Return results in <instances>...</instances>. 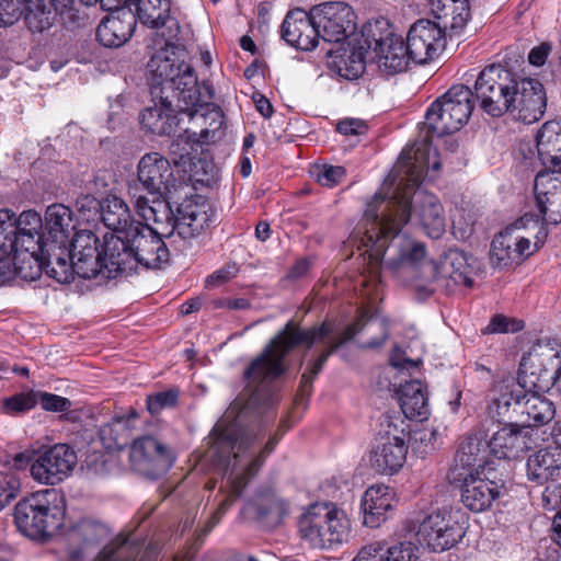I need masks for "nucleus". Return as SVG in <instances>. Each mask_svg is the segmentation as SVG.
I'll use <instances>...</instances> for the list:
<instances>
[{
	"mask_svg": "<svg viewBox=\"0 0 561 561\" xmlns=\"http://www.w3.org/2000/svg\"><path fill=\"white\" fill-rule=\"evenodd\" d=\"M367 331L374 334L363 348L380 347L389 335L388 322L377 314L363 310L356 321L350 324L339 336H331L332 327L323 322L309 329H301L294 321H288L283 330L273 337L263 353L245 369L247 386L242 393L229 405L225 414L216 422L208 435L207 458L224 474L229 473V491L222 494L217 510L206 523L210 531L240 497L248 482L256 476L266 457L274 450L277 438L272 437L260 454L238 472L241 453L249 449L262 430L275 417L272 411V382L285 370L284 357L297 346L308 350L314 343H325L310 368L302 374L296 404H305L312 392V382L322 370L328 358L356 334Z\"/></svg>",
	"mask_w": 561,
	"mask_h": 561,
	"instance_id": "obj_1",
	"label": "nucleus"
},
{
	"mask_svg": "<svg viewBox=\"0 0 561 561\" xmlns=\"http://www.w3.org/2000/svg\"><path fill=\"white\" fill-rule=\"evenodd\" d=\"M439 153L435 149L433 157L425 150H417L415 157L411 152L402 151L399 164L390 176V186L397 180L400 181L392 196L376 193L367 204L363 218V285L374 286L380 282L382 262L390 256L391 247L398 242L401 228L411 215L417 217L425 233L433 239H438L446 227L444 208L439 199L427 192H417L426 171H439Z\"/></svg>",
	"mask_w": 561,
	"mask_h": 561,
	"instance_id": "obj_2",
	"label": "nucleus"
},
{
	"mask_svg": "<svg viewBox=\"0 0 561 561\" xmlns=\"http://www.w3.org/2000/svg\"><path fill=\"white\" fill-rule=\"evenodd\" d=\"M185 48L170 39L148 61L150 94L154 105L140 115L142 128L159 136L176 133L175 112L187 113L198 103L199 88L194 68L185 61Z\"/></svg>",
	"mask_w": 561,
	"mask_h": 561,
	"instance_id": "obj_3",
	"label": "nucleus"
},
{
	"mask_svg": "<svg viewBox=\"0 0 561 561\" xmlns=\"http://www.w3.org/2000/svg\"><path fill=\"white\" fill-rule=\"evenodd\" d=\"M391 254L386 261V268L393 275H411L417 283L415 288L425 295L438 289H448L450 283L471 287L472 267L463 251L449 250L435 263L426 260L425 245L402 236L391 247Z\"/></svg>",
	"mask_w": 561,
	"mask_h": 561,
	"instance_id": "obj_4",
	"label": "nucleus"
},
{
	"mask_svg": "<svg viewBox=\"0 0 561 561\" xmlns=\"http://www.w3.org/2000/svg\"><path fill=\"white\" fill-rule=\"evenodd\" d=\"M134 227L123 239L110 238L107 242L105 254L111 261L112 273H118V277L130 275L138 265L161 268L170 259L164 237L154 233L142 222Z\"/></svg>",
	"mask_w": 561,
	"mask_h": 561,
	"instance_id": "obj_5",
	"label": "nucleus"
},
{
	"mask_svg": "<svg viewBox=\"0 0 561 561\" xmlns=\"http://www.w3.org/2000/svg\"><path fill=\"white\" fill-rule=\"evenodd\" d=\"M110 238L104 236L101 243L98 236L91 230H79L65 247L68 254L65 259V268L60 261H54L51 277L59 283H69L77 274L82 278H94L101 275L103 278H116L118 273L113 272L111 261L105 254Z\"/></svg>",
	"mask_w": 561,
	"mask_h": 561,
	"instance_id": "obj_6",
	"label": "nucleus"
},
{
	"mask_svg": "<svg viewBox=\"0 0 561 561\" xmlns=\"http://www.w3.org/2000/svg\"><path fill=\"white\" fill-rule=\"evenodd\" d=\"M473 92L463 84L453 85L444 95L438 98L427 110L425 116L426 134L413 151L425 150L431 154L430 145L433 135L443 137L458 131L469 119L473 110Z\"/></svg>",
	"mask_w": 561,
	"mask_h": 561,
	"instance_id": "obj_7",
	"label": "nucleus"
},
{
	"mask_svg": "<svg viewBox=\"0 0 561 561\" xmlns=\"http://www.w3.org/2000/svg\"><path fill=\"white\" fill-rule=\"evenodd\" d=\"M64 496L55 489L32 493L18 502L14 523L21 534L32 539L50 537L64 524Z\"/></svg>",
	"mask_w": 561,
	"mask_h": 561,
	"instance_id": "obj_8",
	"label": "nucleus"
},
{
	"mask_svg": "<svg viewBox=\"0 0 561 561\" xmlns=\"http://www.w3.org/2000/svg\"><path fill=\"white\" fill-rule=\"evenodd\" d=\"M489 410L497 416V422L516 421L520 425L529 426L531 431L550 423L556 415L551 400L519 387L504 388L503 394L492 400Z\"/></svg>",
	"mask_w": 561,
	"mask_h": 561,
	"instance_id": "obj_9",
	"label": "nucleus"
},
{
	"mask_svg": "<svg viewBox=\"0 0 561 561\" xmlns=\"http://www.w3.org/2000/svg\"><path fill=\"white\" fill-rule=\"evenodd\" d=\"M559 363V352L551 346V343L539 341L533 345L527 355L523 356L519 364L518 381L502 380L496 383L495 388L499 394H503L504 388L511 387H519L531 393L545 392L549 389L551 381L554 387V378L561 371V368L556 367Z\"/></svg>",
	"mask_w": 561,
	"mask_h": 561,
	"instance_id": "obj_10",
	"label": "nucleus"
},
{
	"mask_svg": "<svg viewBox=\"0 0 561 561\" xmlns=\"http://www.w3.org/2000/svg\"><path fill=\"white\" fill-rule=\"evenodd\" d=\"M519 79L520 76L501 65L485 67L474 82V95L481 108L493 117L505 114Z\"/></svg>",
	"mask_w": 561,
	"mask_h": 561,
	"instance_id": "obj_11",
	"label": "nucleus"
},
{
	"mask_svg": "<svg viewBox=\"0 0 561 561\" xmlns=\"http://www.w3.org/2000/svg\"><path fill=\"white\" fill-rule=\"evenodd\" d=\"M363 37L367 51L374 53L378 69L383 75L402 72L412 61L402 37L389 27L383 30L380 22L365 26Z\"/></svg>",
	"mask_w": 561,
	"mask_h": 561,
	"instance_id": "obj_12",
	"label": "nucleus"
},
{
	"mask_svg": "<svg viewBox=\"0 0 561 561\" xmlns=\"http://www.w3.org/2000/svg\"><path fill=\"white\" fill-rule=\"evenodd\" d=\"M459 511L442 510L426 516L420 524L416 538L433 551H445L458 543L466 534L459 522Z\"/></svg>",
	"mask_w": 561,
	"mask_h": 561,
	"instance_id": "obj_13",
	"label": "nucleus"
},
{
	"mask_svg": "<svg viewBox=\"0 0 561 561\" xmlns=\"http://www.w3.org/2000/svg\"><path fill=\"white\" fill-rule=\"evenodd\" d=\"M504 486L503 474L497 468L486 465L463 476L461 502L471 512H484L500 496V490Z\"/></svg>",
	"mask_w": 561,
	"mask_h": 561,
	"instance_id": "obj_14",
	"label": "nucleus"
},
{
	"mask_svg": "<svg viewBox=\"0 0 561 561\" xmlns=\"http://www.w3.org/2000/svg\"><path fill=\"white\" fill-rule=\"evenodd\" d=\"M319 38L325 43H343L356 31V14L345 2H324L311 8Z\"/></svg>",
	"mask_w": 561,
	"mask_h": 561,
	"instance_id": "obj_15",
	"label": "nucleus"
},
{
	"mask_svg": "<svg viewBox=\"0 0 561 561\" xmlns=\"http://www.w3.org/2000/svg\"><path fill=\"white\" fill-rule=\"evenodd\" d=\"M129 460L135 471L150 479H157L172 467L174 455L156 437L145 435L133 442Z\"/></svg>",
	"mask_w": 561,
	"mask_h": 561,
	"instance_id": "obj_16",
	"label": "nucleus"
},
{
	"mask_svg": "<svg viewBox=\"0 0 561 561\" xmlns=\"http://www.w3.org/2000/svg\"><path fill=\"white\" fill-rule=\"evenodd\" d=\"M77 454L67 444H56L41 453L31 466L32 477L39 483L55 485L75 469Z\"/></svg>",
	"mask_w": 561,
	"mask_h": 561,
	"instance_id": "obj_17",
	"label": "nucleus"
},
{
	"mask_svg": "<svg viewBox=\"0 0 561 561\" xmlns=\"http://www.w3.org/2000/svg\"><path fill=\"white\" fill-rule=\"evenodd\" d=\"M506 111L513 119L524 124L539 121L547 107V94L543 84L535 78L520 77Z\"/></svg>",
	"mask_w": 561,
	"mask_h": 561,
	"instance_id": "obj_18",
	"label": "nucleus"
},
{
	"mask_svg": "<svg viewBox=\"0 0 561 561\" xmlns=\"http://www.w3.org/2000/svg\"><path fill=\"white\" fill-rule=\"evenodd\" d=\"M128 194L131 198L136 213L142 218L146 225L154 233L170 238L178 232V214L174 215L169 203L163 197H152L149 201L137 185L128 186Z\"/></svg>",
	"mask_w": 561,
	"mask_h": 561,
	"instance_id": "obj_19",
	"label": "nucleus"
},
{
	"mask_svg": "<svg viewBox=\"0 0 561 561\" xmlns=\"http://www.w3.org/2000/svg\"><path fill=\"white\" fill-rule=\"evenodd\" d=\"M72 225V211L62 204H53L45 213L44 250L51 262L60 261L65 267V259L68 254L65 247L70 240Z\"/></svg>",
	"mask_w": 561,
	"mask_h": 561,
	"instance_id": "obj_20",
	"label": "nucleus"
},
{
	"mask_svg": "<svg viewBox=\"0 0 561 561\" xmlns=\"http://www.w3.org/2000/svg\"><path fill=\"white\" fill-rule=\"evenodd\" d=\"M405 44L412 61L422 65L445 47V31L435 22L419 20L410 27Z\"/></svg>",
	"mask_w": 561,
	"mask_h": 561,
	"instance_id": "obj_21",
	"label": "nucleus"
},
{
	"mask_svg": "<svg viewBox=\"0 0 561 561\" xmlns=\"http://www.w3.org/2000/svg\"><path fill=\"white\" fill-rule=\"evenodd\" d=\"M533 254L531 242L516 226L501 231L491 243L490 261L492 266L505 268L518 265Z\"/></svg>",
	"mask_w": 561,
	"mask_h": 561,
	"instance_id": "obj_22",
	"label": "nucleus"
},
{
	"mask_svg": "<svg viewBox=\"0 0 561 561\" xmlns=\"http://www.w3.org/2000/svg\"><path fill=\"white\" fill-rule=\"evenodd\" d=\"M503 423L488 442L490 453L499 459L516 460L531 449V430L516 421Z\"/></svg>",
	"mask_w": 561,
	"mask_h": 561,
	"instance_id": "obj_23",
	"label": "nucleus"
},
{
	"mask_svg": "<svg viewBox=\"0 0 561 561\" xmlns=\"http://www.w3.org/2000/svg\"><path fill=\"white\" fill-rule=\"evenodd\" d=\"M178 234L192 239L202 234L214 222L215 211L207 198L194 195L185 198L176 208Z\"/></svg>",
	"mask_w": 561,
	"mask_h": 561,
	"instance_id": "obj_24",
	"label": "nucleus"
},
{
	"mask_svg": "<svg viewBox=\"0 0 561 561\" xmlns=\"http://www.w3.org/2000/svg\"><path fill=\"white\" fill-rule=\"evenodd\" d=\"M138 183L141 191H146L152 197H163L169 192L173 180L170 162L159 152L146 153L138 163Z\"/></svg>",
	"mask_w": 561,
	"mask_h": 561,
	"instance_id": "obj_25",
	"label": "nucleus"
},
{
	"mask_svg": "<svg viewBox=\"0 0 561 561\" xmlns=\"http://www.w3.org/2000/svg\"><path fill=\"white\" fill-rule=\"evenodd\" d=\"M408 445L405 434L388 431L370 453V465L379 473L392 474L398 472L407 460Z\"/></svg>",
	"mask_w": 561,
	"mask_h": 561,
	"instance_id": "obj_26",
	"label": "nucleus"
},
{
	"mask_svg": "<svg viewBox=\"0 0 561 561\" xmlns=\"http://www.w3.org/2000/svg\"><path fill=\"white\" fill-rule=\"evenodd\" d=\"M280 34L289 45L307 51L314 49L320 41L311 10L289 11L282 24Z\"/></svg>",
	"mask_w": 561,
	"mask_h": 561,
	"instance_id": "obj_27",
	"label": "nucleus"
},
{
	"mask_svg": "<svg viewBox=\"0 0 561 561\" xmlns=\"http://www.w3.org/2000/svg\"><path fill=\"white\" fill-rule=\"evenodd\" d=\"M136 24V16L130 9L112 11L99 24L96 38L104 47H121L131 37Z\"/></svg>",
	"mask_w": 561,
	"mask_h": 561,
	"instance_id": "obj_28",
	"label": "nucleus"
},
{
	"mask_svg": "<svg viewBox=\"0 0 561 561\" xmlns=\"http://www.w3.org/2000/svg\"><path fill=\"white\" fill-rule=\"evenodd\" d=\"M526 479L537 485L561 480V451L541 448L530 454L525 463Z\"/></svg>",
	"mask_w": 561,
	"mask_h": 561,
	"instance_id": "obj_29",
	"label": "nucleus"
},
{
	"mask_svg": "<svg viewBox=\"0 0 561 561\" xmlns=\"http://www.w3.org/2000/svg\"><path fill=\"white\" fill-rule=\"evenodd\" d=\"M110 535L108 527L101 522L91 518L77 522L67 533L68 541L72 547L71 557L73 559L81 558L84 552L96 547Z\"/></svg>",
	"mask_w": 561,
	"mask_h": 561,
	"instance_id": "obj_30",
	"label": "nucleus"
},
{
	"mask_svg": "<svg viewBox=\"0 0 561 561\" xmlns=\"http://www.w3.org/2000/svg\"><path fill=\"white\" fill-rule=\"evenodd\" d=\"M485 437L482 430H476L461 439L455 456L456 469L461 468L470 472L482 469L486 465L494 467V462L486 459L489 444Z\"/></svg>",
	"mask_w": 561,
	"mask_h": 561,
	"instance_id": "obj_31",
	"label": "nucleus"
},
{
	"mask_svg": "<svg viewBox=\"0 0 561 561\" xmlns=\"http://www.w3.org/2000/svg\"><path fill=\"white\" fill-rule=\"evenodd\" d=\"M136 10V20L151 28L168 25L169 38L176 36L180 25L171 16V0H133Z\"/></svg>",
	"mask_w": 561,
	"mask_h": 561,
	"instance_id": "obj_32",
	"label": "nucleus"
},
{
	"mask_svg": "<svg viewBox=\"0 0 561 561\" xmlns=\"http://www.w3.org/2000/svg\"><path fill=\"white\" fill-rule=\"evenodd\" d=\"M100 216L103 224L113 231L111 234H105L107 238L123 239L126 232L139 222L134 219L128 205L115 195L104 199Z\"/></svg>",
	"mask_w": 561,
	"mask_h": 561,
	"instance_id": "obj_33",
	"label": "nucleus"
},
{
	"mask_svg": "<svg viewBox=\"0 0 561 561\" xmlns=\"http://www.w3.org/2000/svg\"><path fill=\"white\" fill-rule=\"evenodd\" d=\"M397 397L407 419L423 421L430 414L427 393L420 380L413 379L401 383Z\"/></svg>",
	"mask_w": 561,
	"mask_h": 561,
	"instance_id": "obj_34",
	"label": "nucleus"
},
{
	"mask_svg": "<svg viewBox=\"0 0 561 561\" xmlns=\"http://www.w3.org/2000/svg\"><path fill=\"white\" fill-rule=\"evenodd\" d=\"M538 157L543 168L561 170V123L548 121L536 136Z\"/></svg>",
	"mask_w": 561,
	"mask_h": 561,
	"instance_id": "obj_35",
	"label": "nucleus"
},
{
	"mask_svg": "<svg viewBox=\"0 0 561 561\" xmlns=\"http://www.w3.org/2000/svg\"><path fill=\"white\" fill-rule=\"evenodd\" d=\"M392 493L388 486L373 485L368 488L362 499L364 524L376 528L386 520V514L391 510Z\"/></svg>",
	"mask_w": 561,
	"mask_h": 561,
	"instance_id": "obj_36",
	"label": "nucleus"
},
{
	"mask_svg": "<svg viewBox=\"0 0 561 561\" xmlns=\"http://www.w3.org/2000/svg\"><path fill=\"white\" fill-rule=\"evenodd\" d=\"M327 514H330L329 504H313L299 519L300 537L312 548H324V531L321 527L325 525Z\"/></svg>",
	"mask_w": 561,
	"mask_h": 561,
	"instance_id": "obj_37",
	"label": "nucleus"
},
{
	"mask_svg": "<svg viewBox=\"0 0 561 561\" xmlns=\"http://www.w3.org/2000/svg\"><path fill=\"white\" fill-rule=\"evenodd\" d=\"M137 417L138 413L130 410L128 415H115L111 422L101 426L99 434L103 444L107 448L125 447L131 438V422Z\"/></svg>",
	"mask_w": 561,
	"mask_h": 561,
	"instance_id": "obj_38",
	"label": "nucleus"
},
{
	"mask_svg": "<svg viewBox=\"0 0 561 561\" xmlns=\"http://www.w3.org/2000/svg\"><path fill=\"white\" fill-rule=\"evenodd\" d=\"M255 510L257 519L266 527L274 528L280 525L288 515L289 506L286 501L268 490L259 495Z\"/></svg>",
	"mask_w": 561,
	"mask_h": 561,
	"instance_id": "obj_39",
	"label": "nucleus"
},
{
	"mask_svg": "<svg viewBox=\"0 0 561 561\" xmlns=\"http://www.w3.org/2000/svg\"><path fill=\"white\" fill-rule=\"evenodd\" d=\"M367 561H417V548L412 542H400L386 548V545L376 541L365 546Z\"/></svg>",
	"mask_w": 561,
	"mask_h": 561,
	"instance_id": "obj_40",
	"label": "nucleus"
},
{
	"mask_svg": "<svg viewBox=\"0 0 561 561\" xmlns=\"http://www.w3.org/2000/svg\"><path fill=\"white\" fill-rule=\"evenodd\" d=\"M12 264L14 273L24 280H36L41 277L43 271L51 277V266L42 254H31V252H13Z\"/></svg>",
	"mask_w": 561,
	"mask_h": 561,
	"instance_id": "obj_41",
	"label": "nucleus"
},
{
	"mask_svg": "<svg viewBox=\"0 0 561 561\" xmlns=\"http://www.w3.org/2000/svg\"><path fill=\"white\" fill-rule=\"evenodd\" d=\"M24 2V21L33 33H42L50 28L58 12L45 0H22Z\"/></svg>",
	"mask_w": 561,
	"mask_h": 561,
	"instance_id": "obj_42",
	"label": "nucleus"
},
{
	"mask_svg": "<svg viewBox=\"0 0 561 561\" xmlns=\"http://www.w3.org/2000/svg\"><path fill=\"white\" fill-rule=\"evenodd\" d=\"M140 550L138 541L118 535L100 551L96 561H135Z\"/></svg>",
	"mask_w": 561,
	"mask_h": 561,
	"instance_id": "obj_43",
	"label": "nucleus"
},
{
	"mask_svg": "<svg viewBox=\"0 0 561 561\" xmlns=\"http://www.w3.org/2000/svg\"><path fill=\"white\" fill-rule=\"evenodd\" d=\"M443 8L433 10L437 19L442 20L444 28L461 30L468 22L470 10L467 0H443Z\"/></svg>",
	"mask_w": 561,
	"mask_h": 561,
	"instance_id": "obj_44",
	"label": "nucleus"
},
{
	"mask_svg": "<svg viewBox=\"0 0 561 561\" xmlns=\"http://www.w3.org/2000/svg\"><path fill=\"white\" fill-rule=\"evenodd\" d=\"M0 220L5 221L7 227H11L14 234L37 233L43 226L42 217L35 210H25L16 218L13 211L1 209Z\"/></svg>",
	"mask_w": 561,
	"mask_h": 561,
	"instance_id": "obj_45",
	"label": "nucleus"
},
{
	"mask_svg": "<svg viewBox=\"0 0 561 561\" xmlns=\"http://www.w3.org/2000/svg\"><path fill=\"white\" fill-rule=\"evenodd\" d=\"M330 505V514L325 517V531L323 533L324 548L331 547L334 543H341L348 535V520L343 512L336 510L332 504Z\"/></svg>",
	"mask_w": 561,
	"mask_h": 561,
	"instance_id": "obj_46",
	"label": "nucleus"
},
{
	"mask_svg": "<svg viewBox=\"0 0 561 561\" xmlns=\"http://www.w3.org/2000/svg\"><path fill=\"white\" fill-rule=\"evenodd\" d=\"M536 201L561 195V170L545 168L539 171L534 183Z\"/></svg>",
	"mask_w": 561,
	"mask_h": 561,
	"instance_id": "obj_47",
	"label": "nucleus"
},
{
	"mask_svg": "<svg viewBox=\"0 0 561 561\" xmlns=\"http://www.w3.org/2000/svg\"><path fill=\"white\" fill-rule=\"evenodd\" d=\"M195 115L191 118L201 117L206 122L209 121L208 126L202 128V137L207 138L209 133H215L224 125V113L220 107L213 103H201V95L198 96L197 105L192 110Z\"/></svg>",
	"mask_w": 561,
	"mask_h": 561,
	"instance_id": "obj_48",
	"label": "nucleus"
},
{
	"mask_svg": "<svg viewBox=\"0 0 561 561\" xmlns=\"http://www.w3.org/2000/svg\"><path fill=\"white\" fill-rule=\"evenodd\" d=\"M13 252H31V254H42L48 261L51 267L55 262H51L48 253L44 250V233H19L14 234V250Z\"/></svg>",
	"mask_w": 561,
	"mask_h": 561,
	"instance_id": "obj_49",
	"label": "nucleus"
},
{
	"mask_svg": "<svg viewBox=\"0 0 561 561\" xmlns=\"http://www.w3.org/2000/svg\"><path fill=\"white\" fill-rule=\"evenodd\" d=\"M37 403L36 394L22 392L3 400L2 410L7 414H18L33 409Z\"/></svg>",
	"mask_w": 561,
	"mask_h": 561,
	"instance_id": "obj_50",
	"label": "nucleus"
},
{
	"mask_svg": "<svg viewBox=\"0 0 561 561\" xmlns=\"http://www.w3.org/2000/svg\"><path fill=\"white\" fill-rule=\"evenodd\" d=\"M537 207L547 225H557L561 221V195L536 201Z\"/></svg>",
	"mask_w": 561,
	"mask_h": 561,
	"instance_id": "obj_51",
	"label": "nucleus"
},
{
	"mask_svg": "<svg viewBox=\"0 0 561 561\" xmlns=\"http://www.w3.org/2000/svg\"><path fill=\"white\" fill-rule=\"evenodd\" d=\"M102 205L92 194H80L75 203L76 210L87 221L94 220L101 214Z\"/></svg>",
	"mask_w": 561,
	"mask_h": 561,
	"instance_id": "obj_52",
	"label": "nucleus"
},
{
	"mask_svg": "<svg viewBox=\"0 0 561 561\" xmlns=\"http://www.w3.org/2000/svg\"><path fill=\"white\" fill-rule=\"evenodd\" d=\"M523 328V321L507 318L503 314H496L490 320L489 324L482 329V333H514L522 330Z\"/></svg>",
	"mask_w": 561,
	"mask_h": 561,
	"instance_id": "obj_53",
	"label": "nucleus"
},
{
	"mask_svg": "<svg viewBox=\"0 0 561 561\" xmlns=\"http://www.w3.org/2000/svg\"><path fill=\"white\" fill-rule=\"evenodd\" d=\"M178 400V392L174 390H167L154 393L147 398V409L152 415L159 414L163 409L175 405Z\"/></svg>",
	"mask_w": 561,
	"mask_h": 561,
	"instance_id": "obj_54",
	"label": "nucleus"
},
{
	"mask_svg": "<svg viewBox=\"0 0 561 561\" xmlns=\"http://www.w3.org/2000/svg\"><path fill=\"white\" fill-rule=\"evenodd\" d=\"M19 480L12 473L0 472V511L16 497Z\"/></svg>",
	"mask_w": 561,
	"mask_h": 561,
	"instance_id": "obj_55",
	"label": "nucleus"
},
{
	"mask_svg": "<svg viewBox=\"0 0 561 561\" xmlns=\"http://www.w3.org/2000/svg\"><path fill=\"white\" fill-rule=\"evenodd\" d=\"M436 437V433L434 431H419L415 432L411 437L412 439V450L420 456L424 457L428 453L435 449L433 440Z\"/></svg>",
	"mask_w": 561,
	"mask_h": 561,
	"instance_id": "obj_56",
	"label": "nucleus"
},
{
	"mask_svg": "<svg viewBox=\"0 0 561 561\" xmlns=\"http://www.w3.org/2000/svg\"><path fill=\"white\" fill-rule=\"evenodd\" d=\"M38 397L42 408L46 411L65 412L72 405L69 399L54 393L41 392Z\"/></svg>",
	"mask_w": 561,
	"mask_h": 561,
	"instance_id": "obj_57",
	"label": "nucleus"
},
{
	"mask_svg": "<svg viewBox=\"0 0 561 561\" xmlns=\"http://www.w3.org/2000/svg\"><path fill=\"white\" fill-rule=\"evenodd\" d=\"M541 494V506L546 511H554L561 505V484L549 482Z\"/></svg>",
	"mask_w": 561,
	"mask_h": 561,
	"instance_id": "obj_58",
	"label": "nucleus"
},
{
	"mask_svg": "<svg viewBox=\"0 0 561 561\" xmlns=\"http://www.w3.org/2000/svg\"><path fill=\"white\" fill-rule=\"evenodd\" d=\"M21 14L19 0H0V26L12 25Z\"/></svg>",
	"mask_w": 561,
	"mask_h": 561,
	"instance_id": "obj_59",
	"label": "nucleus"
},
{
	"mask_svg": "<svg viewBox=\"0 0 561 561\" xmlns=\"http://www.w3.org/2000/svg\"><path fill=\"white\" fill-rule=\"evenodd\" d=\"M193 165V173L197 182L210 184L216 180L217 170L213 162L205 159H199Z\"/></svg>",
	"mask_w": 561,
	"mask_h": 561,
	"instance_id": "obj_60",
	"label": "nucleus"
},
{
	"mask_svg": "<svg viewBox=\"0 0 561 561\" xmlns=\"http://www.w3.org/2000/svg\"><path fill=\"white\" fill-rule=\"evenodd\" d=\"M77 0H50V4L65 21L78 22L80 20L79 11L75 8Z\"/></svg>",
	"mask_w": 561,
	"mask_h": 561,
	"instance_id": "obj_61",
	"label": "nucleus"
},
{
	"mask_svg": "<svg viewBox=\"0 0 561 561\" xmlns=\"http://www.w3.org/2000/svg\"><path fill=\"white\" fill-rule=\"evenodd\" d=\"M343 167H327L317 176L318 182L327 187H332L340 183L345 176Z\"/></svg>",
	"mask_w": 561,
	"mask_h": 561,
	"instance_id": "obj_62",
	"label": "nucleus"
},
{
	"mask_svg": "<svg viewBox=\"0 0 561 561\" xmlns=\"http://www.w3.org/2000/svg\"><path fill=\"white\" fill-rule=\"evenodd\" d=\"M14 250L13 229L7 227L5 221L0 220V259H7Z\"/></svg>",
	"mask_w": 561,
	"mask_h": 561,
	"instance_id": "obj_63",
	"label": "nucleus"
},
{
	"mask_svg": "<svg viewBox=\"0 0 561 561\" xmlns=\"http://www.w3.org/2000/svg\"><path fill=\"white\" fill-rule=\"evenodd\" d=\"M238 272V267L233 264V265H228V266H225L218 271H216L215 273H213L211 275H209L207 278H206V287H217V286H220L222 284H225L226 282H228L230 278H232Z\"/></svg>",
	"mask_w": 561,
	"mask_h": 561,
	"instance_id": "obj_64",
	"label": "nucleus"
}]
</instances>
